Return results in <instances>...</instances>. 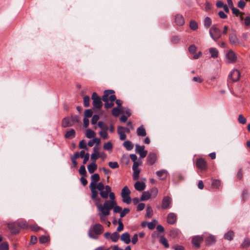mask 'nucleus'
I'll list each match as a JSON object with an SVG mask.
<instances>
[{
	"label": "nucleus",
	"instance_id": "1",
	"mask_svg": "<svg viewBox=\"0 0 250 250\" xmlns=\"http://www.w3.org/2000/svg\"><path fill=\"white\" fill-rule=\"evenodd\" d=\"M115 205H116V201L109 200H105L103 205L98 203H95L96 206L100 211L98 215L101 222L105 223L107 221L106 217L110 214V211Z\"/></svg>",
	"mask_w": 250,
	"mask_h": 250
},
{
	"label": "nucleus",
	"instance_id": "2",
	"mask_svg": "<svg viewBox=\"0 0 250 250\" xmlns=\"http://www.w3.org/2000/svg\"><path fill=\"white\" fill-rule=\"evenodd\" d=\"M104 230V227L100 224L97 223L90 228L88 231V235L91 238L97 239L98 236L101 234Z\"/></svg>",
	"mask_w": 250,
	"mask_h": 250
},
{
	"label": "nucleus",
	"instance_id": "3",
	"mask_svg": "<svg viewBox=\"0 0 250 250\" xmlns=\"http://www.w3.org/2000/svg\"><path fill=\"white\" fill-rule=\"evenodd\" d=\"M209 35L211 38L216 42L222 36L221 30L215 25H212L209 29Z\"/></svg>",
	"mask_w": 250,
	"mask_h": 250
},
{
	"label": "nucleus",
	"instance_id": "4",
	"mask_svg": "<svg viewBox=\"0 0 250 250\" xmlns=\"http://www.w3.org/2000/svg\"><path fill=\"white\" fill-rule=\"evenodd\" d=\"M229 40L230 44L232 46H237L238 45H243L244 42L241 41L237 36L234 32L229 34Z\"/></svg>",
	"mask_w": 250,
	"mask_h": 250
},
{
	"label": "nucleus",
	"instance_id": "5",
	"mask_svg": "<svg viewBox=\"0 0 250 250\" xmlns=\"http://www.w3.org/2000/svg\"><path fill=\"white\" fill-rule=\"evenodd\" d=\"M91 99L93 100V105L94 108L100 109L103 106V103L101 101V98L98 96L96 92L93 93L91 96Z\"/></svg>",
	"mask_w": 250,
	"mask_h": 250
},
{
	"label": "nucleus",
	"instance_id": "6",
	"mask_svg": "<svg viewBox=\"0 0 250 250\" xmlns=\"http://www.w3.org/2000/svg\"><path fill=\"white\" fill-rule=\"evenodd\" d=\"M203 240L204 238L202 236L196 235L192 237L191 243L195 249H199Z\"/></svg>",
	"mask_w": 250,
	"mask_h": 250
},
{
	"label": "nucleus",
	"instance_id": "7",
	"mask_svg": "<svg viewBox=\"0 0 250 250\" xmlns=\"http://www.w3.org/2000/svg\"><path fill=\"white\" fill-rule=\"evenodd\" d=\"M240 72L237 69L232 70L229 75V79L232 82H236L239 80Z\"/></svg>",
	"mask_w": 250,
	"mask_h": 250
},
{
	"label": "nucleus",
	"instance_id": "8",
	"mask_svg": "<svg viewBox=\"0 0 250 250\" xmlns=\"http://www.w3.org/2000/svg\"><path fill=\"white\" fill-rule=\"evenodd\" d=\"M7 227L12 234H17L19 232L20 229L17 223L13 222L8 224Z\"/></svg>",
	"mask_w": 250,
	"mask_h": 250
},
{
	"label": "nucleus",
	"instance_id": "9",
	"mask_svg": "<svg viewBox=\"0 0 250 250\" xmlns=\"http://www.w3.org/2000/svg\"><path fill=\"white\" fill-rule=\"evenodd\" d=\"M196 167L202 170L207 169V164L205 160L202 158H198L196 160Z\"/></svg>",
	"mask_w": 250,
	"mask_h": 250
},
{
	"label": "nucleus",
	"instance_id": "10",
	"mask_svg": "<svg viewBox=\"0 0 250 250\" xmlns=\"http://www.w3.org/2000/svg\"><path fill=\"white\" fill-rule=\"evenodd\" d=\"M171 203V199L169 196H165L162 202V208L164 209H167L170 208Z\"/></svg>",
	"mask_w": 250,
	"mask_h": 250
},
{
	"label": "nucleus",
	"instance_id": "11",
	"mask_svg": "<svg viewBox=\"0 0 250 250\" xmlns=\"http://www.w3.org/2000/svg\"><path fill=\"white\" fill-rule=\"evenodd\" d=\"M136 151L138 153L142 158H144L147 155V151L145 150V146H141L138 144L135 145Z\"/></svg>",
	"mask_w": 250,
	"mask_h": 250
},
{
	"label": "nucleus",
	"instance_id": "12",
	"mask_svg": "<svg viewBox=\"0 0 250 250\" xmlns=\"http://www.w3.org/2000/svg\"><path fill=\"white\" fill-rule=\"evenodd\" d=\"M73 125V122L69 116H67L62 120V126L63 128L72 126Z\"/></svg>",
	"mask_w": 250,
	"mask_h": 250
},
{
	"label": "nucleus",
	"instance_id": "13",
	"mask_svg": "<svg viewBox=\"0 0 250 250\" xmlns=\"http://www.w3.org/2000/svg\"><path fill=\"white\" fill-rule=\"evenodd\" d=\"M157 159V156L155 153L150 152L147 157V163L149 166H152L156 162Z\"/></svg>",
	"mask_w": 250,
	"mask_h": 250
},
{
	"label": "nucleus",
	"instance_id": "14",
	"mask_svg": "<svg viewBox=\"0 0 250 250\" xmlns=\"http://www.w3.org/2000/svg\"><path fill=\"white\" fill-rule=\"evenodd\" d=\"M226 58L229 63L235 62L237 59L235 53L231 50H230L226 54Z\"/></svg>",
	"mask_w": 250,
	"mask_h": 250
},
{
	"label": "nucleus",
	"instance_id": "15",
	"mask_svg": "<svg viewBox=\"0 0 250 250\" xmlns=\"http://www.w3.org/2000/svg\"><path fill=\"white\" fill-rule=\"evenodd\" d=\"M216 239L215 236L209 234L205 238V242L207 246H210L215 243Z\"/></svg>",
	"mask_w": 250,
	"mask_h": 250
},
{
	"label": "nucleus",
	"instance_id": "16",
	"mask_svg": "<svg viewBox=\"0 0 250 250\" xmlns=\"http://www.w3.org/2000/svg\"><path fill=\"white\" fill-rule=\"evenodd\" d=\"M175 22L178 26H182L185 23L183 16L180 14H177L175 16Z\"/></svg>",
	"mask_w": 250,
	"mask_h": 250
},
{
	"label": "nucleus",
	"instance_id": "17",
	"mask_svg": "<svg viewBox=\"0 0 250 250\" xmlns=\"http://www.w3.org/2000/svg\"><path fill=\"white\" fill-rule=\"evenodd\" d=\"M177 220V216L174 213H169L167 215V222L169 224H174Z\"/></svg>",
	"mask_w": 250,
	"mask_h": 250
},
{
	"label": "nucleus",
	"instance_id": "18",
	"mask_svg": "<svg viewBox=\"0 0 250 250\" xmlns=\"http://www.w3.org/2000/svg\"><path fill=\"white\" fill-rule=\"evenodd\" d=\"M146 187L145 183L140 182L137 181L134 184L135 188L139 191H143Z\"/></svg>",
	"mask_w": 250,
	"mask_h": 250
},
{
	"label": "nucleus",
	"instance_id": "19",
	"mask_svg": "<svg viewBox=\"0 0 250 250\" xmlns=\"http://www.w3.org/2000/svg\"><path fill=\"white\" fill-rule=\"evenodd\" d=\"M114 93L115 91L113 90L108 89L105 90L104 93V95L102 97L103 101L104 102H108L110 95L114 94Z\"/></svg>",
	"mask_w": 250,
	"mask_h": 250
},
{
	"label": "nucleus",
	"instance_id": "20",
	"mask_svg": "<svg viewBox=\"0 0 250 250\" xmlns=\"http://www.w3.org/2000/svg\"><path fill=\"white\" fill-rule=\"evenodd\" d=\"M76 132L74 129H70L69 130L66 132L64 137L66 139H71L75 137Z\"/></svg>",
	"mask_w": 250,
	"mask_h": 250
},
{
	"label": "nucleus",
	"instance_id": "21",
	"mask_svg": "<svg viewBox=\"0 0 250 250\" xmlns=\"http://www.w3.org/2000/svg\"><path fill=\"white\" fill-rule=\"evenodd\" d=\"M156 175L157 177L160 180H164L166 178L167 175V172L164 169L160 170L156 172Z\"/></svg>",
	"mask_w": 250,
	"mask_h": 250
},
{
	"label": "nucleus",
	"instance_id": "22",
	"mask_svg": "<svg viewBox=\"0 0 250 250\" xmlns=\"http://www.w3.org/2000/svg\"><path fill=\"white\" fill-rule=\"evenodd\" d=\"M121 240L125 244H129L131 241L129 234L128 232L122 234L121 236Z\"/></svg>",
	"mask_w": 250,
	"mask_h": 250
},
{
	"label": "nucleus",
	"instance_id": "23",
	"mask_svg": "<svg viewBox=\"0 0 250 250\" xmlns=\"http://www.w3.org/2000/svg\"><path fill=\"white\" fill-rule=\"evenodd\" d=\"M91 192V199L95 201L96 203H98L97 202H99L101 201V199L100 198H98V191L96 190V189H90Z\"/></svg>",
	"mask_w": 250,
	"mask_h": 250
},
{
	"label": "nucleus",
	"instance_id": "24",
	"mask_svg": "<svg viewBox=\"0 0 250 250\" xmlns=\"http://www.w3.org/2000/svg\"><path fill=\"white\" fill-rule=\"evenodd\" d=\"M136 132L139 136L144 137L146 135V129L143 125H141L137 129Z\"/></svg>",
	"mask_w": 250,
	"mask_h": 250
},
{
	"label": "nucleus",
	"instance_id": "25",
	"mask_svg": "<svg viewBox=\"0 0 250 250\" xmlns=\"http://www.w3.org/2000/svg\"><path fill=\"white\" fill-rule=\"evenodd\" d=\"M234 234L233 231L229 230L224 235V239L227 240L231 241L233 239Z\"/></svg>",
	"mask_w": 250,
	"mask_h": 250
},
{
	"label": "nucleus",
	"instance_id": "26",
	"mask_svg": "<svg viewBox=\"0 0 250 250\" xmlns=\"http://www.w3.org/2000/svg\"><path fill=\"white\" fill-rule=\"evenodd\" d=\"M97 168V165L95 162L91 163L87 167L88 172L92 174L94 172Z\"/></svg>",
	"mask_w": 250,
	"mask_h": 250
},
{
	"label": "nucleus",
	"instance_id": "27",
	"mask_svg": "<svg viewBox=\"0 0 250 250\" xmlns=\"http://www.w3.org/2000/svg\"><path fill=\"white\" fill-rule=\"evenodd\" d=\"M150 198H151V195L150 192L148 191H144L142 193V196L140 198V200L141 201H144L148 200Z\"/></svg>",
	"mask_w": 250,
	"mask_h": 250
},
{
	"label": "nucleus",
	"instance_id": "28",
	"mask_svg": "<svg viewBox=\"0 0 250 250\" xmlns=\"http://www.w3.org/2000/svg\"><path fill=\"white\" fill-rule=\"evenodd\" d=\"M211 185L214 188L217 189H219L222 187L221 182L220 180L218 179H213Z\"/></svg>",
	"mask_w": 250,
	"mask_h": 250
},
{
	"label": "nucleus",
	"instance_id": "29",
	"mask_svg": "<svg viewBox=\"0 0 250 250\" xmlns=\"http://www.w3.org/2000/svg\"><path fill=\"white\" fill-rule=\"evenodd\" d=\"M209 52L211 57L213 58H216L218 56V51L215 48L211 47L209 49Z\"/></svg>",
	"mask_w": 250,
	"mask_h": 250
},
{
	"label": "nucleus",
	"instance_id": "30",
	"mask_svg": "<svg viewBox=\"0 0 250 250\" xmlns=\"http://www.w3.org/2000/svg\"><path fill=\"white\" fill-rule=\"evenodd\" d=\"M123 146L127 150H131L133 148V145L130 141H126L123 143Z\"/></svg>",
	"mask_w": 250,
	"mask_h": 250
},
{
	"label": "nucleus",
	"instance_id": "31",
	"mask_svg": "<svg viewBox=\"0 0 250 250\" xmlns=\"http://www.w3.org/2000/svg\"><path fill=\"white\" fill-rule=\"evenodd\" d=\"M117 132L120 136V139L122 141L125 140L126 138V135L125 132L122 130L119 126L118 127Z\"/></svg>",
	"mask_w": 250,
	"mask_h": 250
},
{
	"label": "nucleus",
	"instance_id": "32",
	"mask_svg": "<svg viewBox=\"0 0 250 250\" xmlns=\"http://www.w3.org/2000/svg\"><path fill=\"white\" fill-rule=\"evenodd\" d=\"M250 246V240L248 238H245L241 244V247L243 249H247Z\"/></svg>",
	"mask_w": 250,
	"mask_h": 250
},
{
	"label": "nucleus",
	"instance_id": "33",
	"mask_svg": "<svg viewBox=\"0 0 250 250\" xmlns=\"http://www.w3.org/2000/svg\"><path fill=\"white\" fill-rule=\"evenodd\" d=\"M131 191L129 190V188L127 186H125L122 189L121 196L123 197L125 195H129Z\"/></svg>",
	"mask_w": 250,
	"mask_h": 250
},
{
	"label": "nucleus",
	"instance_id": "34",
	"mask_svg": "<svg viewBox=\"0 0 250 250\" xmlns=\"http://www.w3.org/2000/svg\"><path fill=\"white\" fill-rule=\"evenodd\" d=\"M160 243L166 248H168L169 246L167 240L163 236L160 237Z\"/></svg>",
	"mask_w": 250,
	"mask_h": 250
},
{
	"label": "nucleus",
	"instance_id": "35",
	"mask_svg": "<svg viewBox=\"0 0 250 250\" xmlns=\"http://www.w3.org/2000/svg\"><path fill=\"white\" fill-rule=\"evenodd\" d=\"M211 23H212V21H211V19L209 17H207L205 18V19H204V26L206 28H209V26L211 25Z\"/></svg>",
	"mask_w": 250,
	"mask_h": 250
},
{
	"label": "nucleus",
	"instance_id": "36",
	"mask_svg": "<svg viewBox=\"0 0 250 250\" xmlns=\"http://www.w3.org/2000/svg\"><path fill=\"white\" fill-rule=\"evenodd\" d=\"M96 135L95 132L90 128H88L86 131V136L88 138H92Z\"/></svg>",
	"mask_w": 250,
	"mask_h": 250
},
{
	"label": "nucleus",
	"instance_id": "37",
	"mask_svg": "<svg viewBox=\"0 0 250 250\" xmlns=\"http://www.w3.org/2000/svg\"><path fill=\"white\" fill-rule=\"evenodd\" d=\"M189 27L192 30H196L198 27L197 22L194 20H191L189 22Z\"/></svg>",
	"mask_w": 250,
	"mask_h": 250
},
{
	"label": "nucleus",
	"instance_id": "38",
	"mask_svg": "<svg viewBox=\"0 0 250 250\" xmlns=\"http://www.w3.org/2000/svg\"><path fill=\"white\" fill-rule=\"evenodd\" d=\"M133 171V179L134 180H137L139 178V174L140 170L139 169H132Z\"/></svg>",
	"mask_w": 250,
	"mask_h": 250
},
{
	"label": "nucleus",
	"instance_id": "39",
	"mask_svg": "<svg viewBox=\"0 0 250 250\" xmlns=\"http://www.w3.org/2000/svg\"><path fill=\"white\" fill-rule=\"evenodd\" d=\"M110 238L113 242H116L119 238V234L117 232H114L111 234Z\"/></svg>",
	"mask_w": 250,
	"mask_h": 250
},
{
	"label": "nucleus",
	"instance_id": "40",
	"mask_svg": "<svg viewBox=\"0 0 250 250\" xmlns=\"http://www.w3.org/2000/svg\"><path fill=\"white\" fill-rule=\"evenodd\" d=\"M112 114L115 117H118L122 113L119 107H114L112 110Z\"/></svg>",
	"mask_w": 250,
	"mask_h": 250
},
{
	"label": "nucleus",
	"instance_id": "41",
	"mask_svg": "<svg viewBox=\"0 0 250 250\" xmlns=\"http://www.w3.org/2000/svg\"><path fill=\"white\" fill-rule=\"evenodd\" d=\"M149 192L151 195V197H152V198H154L157 196L158 190L157 188H156V187H153L151 188L150 192Z\"/></svg>",
	"mask_w": 250,
	"mask_h": 250
},
{
	"label": "nucleus",
	"instance_id": "42",
	"mask_svg": "<svg viewBox=\"0 0 250 250\" xmlns=\"http://www.w3.org/2000/svg\"><path fill=\"white\" fill-rule=\"evenodd\" d=\"M49 241V237L48 236L42 235L39 238V241L42 244L45 243Z\"/></svg>",
	"mask_w": 250,
	"mask_h": 250
},
{
	"label": "nucleus",
	"instance_id": "43",
	"mask_svg": "<svg viewBox=\"0 0 250 250\" xmlns=\"http://www.w3.org/2000/svg\"><path fill=\"white\" fill-rule=\"evenodd\" d=\"M146 217L148 218H151L153 214V210L151 207L147 206L146 208Z\"/></svg>",
	"mask_w": 250,
	"mask_h": 250
},
{
	"label": "nucleus",
	"instance_id": "44",
	"mask_svg": "<svg viewBox=\"0 0 250 250\" xmlns=\"http://www.w3.org/2000/svg\"><path fill=\"white\" fill-rule=\"evenodd\" d=\"M157 223V221L155 219H154L152 222H148L147 227L149 229L152 230L155 228Z\"/></svg>",
	"mask_w": 250,
	"mask_h": 250
},
{
	"label": "nucleus",
	"instance_id": "45",
	"mask_svg": "<svg viewBox=\"0 0 250 250\" xmlns=\"http://www.w3.org/2000/svg\"><path fill=\"white\" fill-rule=\"evenodd\" d=\"M19 226V229H27L28 228V224L26 221H21L19 223H17Z\"/></svg>",
	"mask_w": 250,
	"mask_h": 250
},
{
	"label": "nucleus",
	"instance_id": "46",
	"mask_svg": "<svg viewBox=\"0 0 250 250\" xmlns=\"http://www.w3.org/2000/svg\"><path fill=\"white\" fill-rule=\"evenodd\" d=\"M238 121L239 123L245 125L247 122V119L243 116L242 114H240L238 116Z\"/></svg>",
	"mask_w": 250,
	"mask_h": 250
},
{
	"label": "nucleus",
	"instance_id": "47",
	"mask_svg": "<svg viewBox=\"0 0 250 250\" xmlns=\"http://www.w3.org/2000/svg\"><path fill=\"white\" fill-rule=\"evenodd\" d=\"M79 146L81 149H85L86 150L88 149V148L86 146V144L84 140H82L80 142Z\"/></svg>",
	"mask_w": 250,
	"mask_h": 250
},
{
	"label": "nucleus",
	"instance_id": "48",
	"mask_svg": "<svg viewBox=\"0 0 250 250\" xmlns=\"http://www.w3.org/2000/svg\"><path fill=\"white\" fill-rule=\"evenodd\" d=\"M79 171L80 175L83 176L86 175V171L84 165H82L80 167Z\"/></svg>",
	"mask_w": 250,
	"mask_h": 250
},
{
	"label": "nucleus",
	"instance_id": "49",
	"mask_svg": "<svg viewBox=\"0 0 250 250\" xmlns=\"http://www.w3.org/2000/svg\"><path fill=\"white\" fill-rule=\"evenodd\" d=\"M71 119H72V121H73V124L74 125L75 123H81V121H80V118L77 115H72L71 116H70Z\"/></svg>",
	"mask_w": 250,
	"mask_h": 250
},
{
	"label": "nucleus",
	"instance_id": "50",
	"mask_svg": "<svg viewBox=\"0 0 250 250\" xmlns=\"http://www.w3.org/2000/svg\"><path fill=\"white\" fill-rule=\"evenodd\" d=\"M29 228L33 231H38L40 230H41L42 229L39 226H38L37 224H33L32 225H30L29 226Z\"/></svg>",
	"mask_w": 250,
	"mask_h": 250
},
{
	"label": "nucleus",
	"instance_id": "51",
	"mask_svg": "<svg viewBox=\"0 0 250 250\" xmlns=\"http://www.w3.org/2000/svg\"><path fill=\"white\" fill-rule=\"evenodd\" d=\"M118 227L117 229V232H120L124 229V225L122 222L121 219H119L118 221Z\"/></svg>",
	"mask_w": 250,
	"mask_h": 250
},
{
	"label": "nucleus",
	"instance_id": "52",
	"mask_svg": "<svg viewBox=\"0 0 250 250\" xmlns=\"http://www.w3.org/2000/svg\"><path fill=\"white\" fill-rule=\"evenodd\" d=\"M179 234V231L177 229H173L170 231V235L173 237H175L178 236Z\"/></svg>",
	"mask_w": 250,
	"mask_h": 250
},
{
	"label": "nucleus",
	"instance_id": "53",
	"mask_svg": "<svg viewBox=\"0 0 250 250\" xmlns=\"http://www.w3.org/2000/svg\"><path fill=\"white\" fill-rule=\"evenodd\" d=\"M93 111L91 109H86L84 111V117L86 118H88L91 117L92 116Z\"/></svg>",
	"mask_w": 250,
	"mask_h": 250
},
{
	"label": "nucleus",
	"instance_id": "54",
	"mask_svg": "<svg viewBox=\"0 0 250 250\" xmlns=\"http://www.w3.org/2000/svg\"><path fill=\"white\" fill-rule=\"evenodd\" d=\"M90 98L88 96H85L83 97V105L85 107L89 106Z\"/></svg>",
	"mask_w": 250,
	"mask_h": 250
},
{
	"label": "nucleus",
	"instance_id": "55",
	"mask_svg": "<svg viewBox=\"0 0 250 250\" xmlns=\"http://www.w3.org/2000/svg\"><path fill=\"white\" fill-rule=\"evenodd\" d=\"M108 166L112 169L117 168L119 167L117 162H110L108 163Z\"/></svg>",
	"mask_w": 250,
	"mask_h": 250
},
{
	"label": "nucleus",
	"instance_id": "56",
	"mask_svg": "<svg viewBox=\"0 0 250 250\" xmlns=\"http://www.w3.org/2000/svg\"><path fill=\"white\" fill-rule=\"evenodd\" d=\"M123 198V201L127 204H129L131 202V199L129 195H125L122 197Z\"/></svg>",
	"mask_w": 250,
	"mask_h": 250
},
{
	"label": "nucleus",
	"instance_id": "57",
	"mask_svg": "<svg viewBox=\"0 0 250 250\" xmlns=\"http://www.w3.org/2000/svg\"><path fill=\"white\" fill-rule=\"evenodd\" d=\"M104 148L106 150H109L112 148V144L110 142L105 143L104 145Z\"/></svg>",
	"mask_w": 250,
	"mask_h": 250
},
{
	"label": "nucleus",
	"instance_id": "58",
	"mask_svg": "<svg viewBox=\"0 0 250 250\" xmlns=\"http://www.w3.org/2000/svg\"><path fill=\"white\" fill-rule=\"evenodd\" d=\"M98 125L100 128L103 130H107L108 129V126L105 125L104 123L102 121H99L98 123Z\"/></svg>",
	"mask_w": 250,
	"mask_h": 250
},
{
	"label": "nucleus",
	"instance_id": "59",
	"mask_svg": "<svg viewBox=\"0 0 250 250\" xmlns=\"http://www.w3.org/2000/svg\"><path fill=\"white\" fill-rule=\"evenodd\" d=\"M100 195L103 199H107L108 197L109 192L105 190H101L100 191Z\"/></svg>",
	"mask_w": 250,
	"mask_h": 250
},
{
	"label": "nucleus",
	"instance_id": "60",
	"mask_svg": "<svg viewBox=\"0 0 250 250\" xmlns=\"http://www.w3.org/2000/svg\"><path fill=\"white\" fill-rule=\"evenodd\" d=\"M91 181L97 182L100 180V176L98 173H95L91 176Z\"/></svg>",
	"mask_w": 250,
	"mask_h": 250
},
{
	"label": "nucleus",
	"instance_id": "61",
	"mask_svg": "<svg viewBox=\"0 0 250 250\" xmlns=\"http://www.w3.org/2000/svg\"><path fill=\"white\" fill-rule=\"evenodd\" d=\"M113 211L114 213H120L122 211V208L121 207L117 205V203L116 202V205L113 206Z\"/></svg>",
	"mask_w": 250,
	"mask_h": 250
},
{
	"label": "nucleus",
	"instance_id": "62",
	"mask_svg": "<svg viewBox=\"0 0 250 250\" xmlns=\"http://www.w3.org/2000/svg\"><path fill=\"white\" fill-rule=\"evenodd\" d=\"M8 244L7 242H3L0 245V250H8Z\"/></svg>",
	"mask_w": 250,
	"mask_h": 250
},
{
	"label": "nucleus",
	"instance_id": "63",
	"mask_svg": "<svg viewBox=\"0 0 250 250\" xmlns=\"http://www.w3.org/2000/svg\"><path fill=\"white\" fill-rule=\"evenodd\" d=\"M130 211V209L128 208H125L123 211L120 212V217L122 218L124 217L126 214H128Z\"/></svg>",
	"mask_w": 250,
	"mask_h": 250
},
{
	"label": "nucleus",
	"instance_id": "64",
	"mask_svg": "<svg viewBox=\"0 0 250 250\" xmlns=\"http://www.w3.org/2000/svg\"><path fill=\"white\" fill-rule=\"evenodd\" d=\"M180 38L179 36H173L171 39V42L173 43H177L180 42Z\"/></svg>",
	"mask_w": 250,
	"mask_h": 250
}]
</instances>
